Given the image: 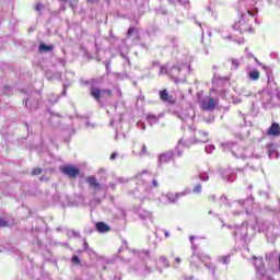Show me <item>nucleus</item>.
Returning a JSON list of instances; mask_svg holds the SVG:
<instances>
[{"label":"nucleus","instance_id":"obj_22","mask_svg":"<svg viewBox=\"0 0 280 280\" xmlns=\"http://www.w3.org/2000/svg\"><path fill=\"white\" fill-rule=\"evenodd\" d=\"M233 207L234 208H237L238 207V211L237 212H234L235 215H240V213H242V211H244V201H235L233 203Z\"/></svg>","mask_w":280,"mask_h":280},{"label":"nucleus","instance_id":"obj_36","mask_svg":"<svg viewBox=\"0 0 280 280\" xmlns=\"http://www.w3.org/2000/svg\"><path fill=\"white\" fill-rule=\"evenodd\" d=\"M137 126H138V128H141L142 130H145V124L138 122Z\"/></svg>","mask_w":280,"mask_h":280},{"label":"nucleus","instance_id":"obj_9","mask_svg":"<svg viewBox=\"0 0 280 280\" xmlns=\"http://www.w3.org/2000/svg\"><path fill=\"white\" fill-rule=\"evenodd\" d=\"M60 170L62 174H66V176H69V178H75V176L80 174V170H78V167L72 165L62 166Z\"/></svg>","mask_w":280,"mask_h":280},{"label":"nucleus","instance_id":"obj_48","mask_svg":"<svg viewBox=\"0 0 280 280\" xmlns=\"http://www.w3.org/2000/svg\"><path fill=\"white\" fill-rule=\"evenodd\" d=\"M65 78H67V75H71V72H65Z\"/></svg>","mask_w":280,"mask_h":280},{"label":"nucleus","instance_id":"obj_20","mask_svg":"<svg viewBox=\"0 0 280 280\" xmlns=\"http://www.w3.org/2000/svg\"><path fill=\"white\" fill-rule=\"evenodd\" d=\"M228 65H231L230 69L231 71H236V69H240V60L237 59H229Z\"/></svg>","mask_w":280,"mask_h":280},{"label":"nucleus","instance_id":"obj_40","mask_svg":"<svg viewBox=\"0 0 280 280\" xmlns=\"http://www.w3.org/2000/svg\"><path fill=\"white\" fill-rule=\"evenodd\" d=\"M152 185H153V187H159V180L153 179V180H152Z\"/></svg>","mask_w":280,"mask_h":280},{"label":"nucleus","instance_id":"obj_47","mask_svg":"<svg viewBox=\"0 0 280 280\" xmlns=\"http://www.w3.org/2000/svg\"><path fill=\"white\" fill-rule=\"evenodd\" d=\"M210 200H215V195H211Z\"/></svg>","mask_w":280,"mask_h":280},{"label":"nucleus","instance_id":"obj_59","mask_svg":"<svg viewBox=\"0 0 280 280\" xmlns=\"http://www.w3.org/2000/svg\"><path fill=\"white\" fill-rule=\"evenodd\" d=\"M246 235V232L243 234V236Z\"/></svg>","mask_w":280,"mask_h":280},{"label":"nucleus","instance_id":"obj_43","mask_svg":"<svg viewBox=\"0 0 280 280\" xmlns=\"http://www.w3.org/2000/svg\"><path fill=\"white\" fill-rule=\"evenodd\" d=\"M36 10L38 11V10H43V4H37L36 5Z\"/></svg>","mask_w":280,"mask_h":280},{"label":"nucleus","instance_id":"obj_1","mask_svg":"<svg viewBox=\"0 0 280 280\" xmlns=\"http://www.w3.org/2000/svg\"><path fill=\"white\" fill-rule=\"evenodd\" d=\"M211 258L207 255L200 256L198 254H192L190 257V268L198 269L199 266L205 264L206 268L212 271V275H215V267H212L210 262H208Z\"/></svg>","mask_w":280,"mask_h":280},{"label":"nucleus","instance_id":"obj_44","mask_svg":"<svg viewBox=\"0 0 280 280\" xmlns=\"http://www.w3.org/2000/svg\"><path fill=\"white\" fill-rule=\"evenodd\" d=\"M63 95H67V85H63Z\"/></svg>","mask_w":280,"mask_h":280},{"label":"nucleus","instance_id":"obj_15","mask_svg":"<svg viewBox=\"0 0 280 280\" xmlns=\"http://www.w3.org/2000/svg\"><path fill=\"white\" fill-rule=\"evenodd\" d=\"M38 51H39V54H49V52L54 51V45L40 44L38 46Z\"/></svg>","mask_w":280,"mask_h":280},{"label":"nucleus","instance_id":"obj_39","mask_svg":"<svg viewBox=\"0 0 280 280\" xmlns=\"http://www.w3.org/2000/svg\"><path fill=\"white\" fill-rule=\"evenodd\" d=\"M83 246H84V250H89V243L86 242V240H84Z\"/></svg>","mask_w":280,"mask_h":280},{"label":"nucleus","instance_id":"obj_38","mask_svg":"<svg viewBox=\"0 0 280 280\" xmlns=\"http://www.w3.org/2000/svg\"><path fill=\"white\" fill-rule=\"evenodd\" d=\"M228 180H229L230 183H233V180H235V175H230V176L228 177Z\"/></svg>","mask_w":280,"mask_h":280},{"label":"nucleus","instance_id":"obj_52","mask_svg":"<svg viewBox=\"0 0 280 280\" xmlns=\"http://www.w3.org/2000/svg\"><path fill=\"white\" fill-rule=\"evenodd\" d=\"M32 174H36V168H33Z\"/></svg>","mask_w":280,"mask_h":280},{"label":"nucleus","instance_id":"obj_41","mask_svg":"<svg viewBox=\"0 0 280 280\" xmlns=\"http://www.w3.org/2000/svg\"><path fill=\"white\" fill-rule=\"evenodd\" d=\"M115 159H117V153H113V154L110 155V161H115Z\"/></svg>","mask_w":280,"mask_h":280},{"label":"nucleus","instance_id":"obj_56","mask_svg":"<svg viewBox=\"0 0 280 280\" xmlns=\"http://www.w3.org/2000/svg\"><path fill=\"white\" fill-rule=\"evenodd\" d=\"M190 242H194V236H190Z\"/></svg>","mask_w":280,"mask_h":280},{"label":"nucleus","instance_id":"obj_49","mask_svg":"<svg viewBox=\"0 0 280 280\" xmlns=\"http://www.w3.org/2000/svg\"><path fill=\"white\" fill-rule=\"evenodd\" d=\"M241 231H246V226L243 225V226L241 228Z\"/></svg>","mask_w":280,"mask_h":280},{"label":"nucleus","instance_id":"obj_27","mask_svg":"<svg viewBox=\"0 0 280 280\" xmlns=\"http://www.w3.org/2000/svg\"><path fill=\"white\" fill-rule=\"evenodd\" d=\"M67 236H68V237H80V233H78V232H75V231H73V230H69V231L67 232Z\"/></svg>","mask_w":280,"mask_h":280},{"label":"nucleus","instance_id":"obj_32","mask_svg":"<svg viewBox=\"0 0 280 280\" xmlns=\"http://www.w3.org/2000/svg\"><path fill=\"white\" fill-rule=\"evenodd\" d=\"M213 150H215V147L213 144H209L206 147L207 154H211V152H213Z\"/></svg>","mask_w":280,"mask_h":280},{"label":"nucleus","instance_id":"obj_53","mask_svg":"<svg viewBox=\"0 0 280 280\" xmlns=\"http://www.w3.org/2000/svg\"><path fill=\"white\" fill-rule=\"evenodd\" d=\"M267 78H268V80H270V72L267 73Z\"/></svg>","mask_w":280,"mask_h":280},{"label":"nucleus","instance_id":"obj_57","mask_svg":"<svg viewBox=\"0 0 280 280\" xmlns=\"http://www.w3.org/2000/svg\"><path fill=\"white\" fill-rule=\"evenodd\" d=\"M90 3L93 2V0H88Z\"/></svg>","mask_w":280,"mask_h":280},{"label":"nucleus","instance_id":"obj_5","mask_svg":"<svg viewBox=\"0 0 280 280\" xmlns=\"http://www.w3.org/2000/svg\"><path fill=\"white\" fill-rule=\"evenodd\" d=\"M91 95L96 100V102H100L102 97H110L113 95V92L110 90H100V88H92Z\"/></svg>","mask_w":280,"mask_h":280},{"label":"nucleus","instance_id":"obj_3","mask_svg":"<svg viewBox=\"0 0 280 280\" xmlns=\"http://www.w3.org/2000/svg\"><path fill=\"white\" fill-rule=\"evenodd\" d=\"M189 194H191V190L189 189H186L182 192H167L166 195L162 196L161 202L165 205L166 203L165 200H167V202H170L171 205H174V202H176L178 198H182V196H189Z\"/></svg>","mask_w":280,"mask_h":280},{"label":"nucleus","instance_id":"obj_11","mask_svg":"<svg viewBox=\"0 0 280 280\" xmlns=\"http://www.w3.org/2000/svg\"><path fill=\"white\" fill-rule=\"evenodd\" d=\"M269 137H279L280 136V126L277 122H273L270 128L267 130Z\"/></svg>","mask_w":280,"mask_h":280},{"label":"nucleus","instance_id":"obj_25","mask_svg":"<svg viewBox=\"0 0 280 280\" xmlns=\"http://www.w3.org/2000/svg\"><path fill=\"white\" fill-rule=\"evenodd\" d=\"M249 80H259V71H252L248 73Z\"/></svg>","mask_w":280,"mask_h":280},{"label":"nucleus","instance_id":"obj_35","mask_svg":"<svg viewBox=\"0 0 280 280\" xmlns=\"http://www.w3.org/2000/svg\"><path fill=\"white\" fill-rule=\"evenodd\" d=\"M174 268H178V266H180V258L176 257L175 258V262L173 264Z\"/></svg>","mask_w":280,"mask_h":280},{"label":"nucleus","instance_id":"obj_7","mask_svg":"<svg viewBox=\"0 0 280 280\" xmlns=\"http://www.w3.org/2000/svg\"><path fill=\"white\" fill-rule=\"evenodd\" d=\"M215 104H218V101L211 96H206L201 103L200 106L202 110H213L215 108Z\"/></svg>","mask_w":280,"mask_h":280},{"label":"nucleus","instance_id":"obj_19","mask_svg":"<svg viewBox=\"0 0 280 280\" xmlns=\"http://www.w3.org/2000/svg\"><path fill=\"white\" fill-rule=\"evenodd\" d=\"M139 217L142 220H152V213L148 210L140 209L139 210Z\"/></svg>","mask_w":280,"mask_h":280},{"label":"nucleus","instance_id":"obj_34","mask_svg":"<svg viewBox=\"0 0 280 280\" xmlns=\"http://www.w3.org/2000/svg\"><path fill=\"white\" fill-rule=\"evenodd\" d=\"M80 257H78L77 255L72 256V264H74L75 266H80Z\"/></svg>","mask_w":280,"mask_h":280},{"label":"nucleus","instance_id":"obj_46","mask_svg":"<svg viewBox=\"0 0 280 280\" xmlns=\"http://www.w3.org/2000/svg\"><path fill=\"white\" fill-rule=\"evenodd\" d=\"M165 237H170V233L167 231H164Z\"/></svg>","mask_w":280,"mask_h":280},{"label":"nucleus","instance_id":"obj_16","mask_svg":"<svg viewBox=\"0 0 280 280\" xmlns=\"http://www.w3.org/2000/svg\"><path fill=\"white\" fill-rule=\"evenodd\" d=\"M160 97H161L162 102H167L168 104H173V102H174V98H172V96H170V94L167 93V90L161 91Z\"/></svg>","mask_w":280,"mask_h":280},{"label":"nucleus","instance_id":"obj_51","mask_svg":"<svg viewBox=\"0 0 280 280\" xmlns=\"http://www.w3.org/2000/svg\"><path fill=\"white\" fill-rule=\"evenodd\" d=\"M40 180L43 182V180H47V177H40Z\"/></svg>","mask_w":280,"mask_h":280},{"label":"nucleus","instance_id":"obj_29","mask_svg":"<svg viewBox=\"0 0 280 280\" xmlns=\"http://www.w3.org/2000/svg\"><path fill=\"white\" fill-rule=\"evenodd\" d=\"M200 191H202V185L198 184L194 187L192 192L200 194Z\"/></svg>","mask_w":280,"mask_h":280},{"label":"nucleus","instance_id":"obj_4","mask_svg":"<svg viewBox=\"0 0 280 280\" xmlns=\"http://www.w3.org/2000/svg\"><path fill=\"white\" fill-rule=\"evenodd\" d=\"M224 150H231L232 154L236 156V159H246V154L242 152V149L233 142H228L223 144Z\"/></svg>","mask_w":280,"mask_h":280},{"label":"nucleus","instance_id":"obj_54","mask_svg":"<svg viewBox=\"0 0 280 280\" xmlns=\"http://www.w3.org/2000/svg\"><path fill=\"white\" fill-rule=\"evenodd\" d=\"M28 102H30V100H26V101H25V106H27V103H28Z\"/></svg>","mask_w":280,"mask_h":280},{"label":"nucleus","instance_id":"obj_13","mask_svg":"<svg viewBox=\"0 0 280 280\" xmlns=\"http://www.w3.org/2000/svg\"><path fill=\"white\" fill-rule=\"evenodd\" d=\"M259 280H275L272 276L268 275V271H266V268H258V275Z\"/></svg>","mask_w":280,"mask_h":280},{"label":"nucleus","instance_id":"obj_33","mask_svg":"<svg viewBox=\"0 0 280 280\" xmlns=\"http://www.w3.org/2000/svg\"><path fill=\"white\" fill-rule=\"evenodd\" d=\"M199 178L200 180L207 182L209 180V175L207 173H200Z\"/></svg>","mask_w":280,"mask_h":280},{"label":"nucleus","instance_id":"obj_2","mask_svg":"<svg viewBox=\"0 0 280 280\" xmlns=\"http://www.w3.org/2000/svg\"><path fill=\"white\" fill-rule=\"evenodd\" d=\"M233 28L241 34H254L255 28L248 23V20L242 14L241 19L234 23Z\"/></svg>","mask_w":280,"mask_h":280},{"label":"nucleus","instance_id":"obj_17","mask_svg":"<svg viewBox=\"0 0 280 280\" xmlns=\"http://www.w3.org/2000/svg\"><path fill=\"white\" fill-rule=\"evenodd\" d=\"M133 152L139 156H144V154H148V147H145V144H141L139 150V145H136Z\"/></svg>","mask_w":280,"mask_h":280},{"label":"nucleus","instance_id":"obj_10","mask_svg":"<svg viewBox=\"0 0 280 280\" xmlns=\"http://www.w3.org/2000/svg\"><path fill=\"white\" fill-rule=\"evenodd\" d=\"M174 159V151H168L165 153H162L159 156V165H163L164 163H170Z\"/></svg>","mask_w":280,"mask_h":280},{"label":"nucleus","instance_id":"obj_8","mask_svg":"<svg viewBox=\"0 0 280 280\" xmlns=\"http://www.w3.org/2000/svg\"><path fill=\"white\" fill-rule=\"evenodd\" d=\"M136 185H138V191H150V184L145 182V177H143V175L136 177Z\"/></svg>","mask_w":280,"mask_h":280},{"label":"nucleus","instance_id":"obj_30","mask_svg":"<svg viewBox=\"0 0 280 280\" xmlns=\"http://www.w3.org/2000/svg\"><path fill=\"white\" fill-rule=\"evenodd\" d=\"M268 154H269V159H277V156H279V153H277V151L275 150H270Z\"/></svg>","mask_w":280,"mask_h":280},{"label":"nucleus","instance_id":"obj_55","mask_svg":"<svg viewBox=\"0 0 280 280\" xmlns=\"http://www.w3.org/2000/svg\"><path fill=\"white\" fill-rule=\"evenodd\" d=\"M173 80H174V82H178V79H177V78H174Z\"/></svg>","mask_w":280,"mask_h":280},{"label":"nucleus","instance_id":"obj_37","mask_svg":"<svg viewBox=\"0 0 280 280\" xmlns=\"http://www.w3.org/2000/svg\"><path fill=\"white\" fill-rule=\"evenodd\" d=\"M51 75H54V72H52V71H48V72L46 73V78H47L48 80H51Z\"/></svg>","mask_w":280,"mask_h":280},{"label":"nucleus","instance_id":"obj_18","mask_svg":"<svg viewBox=\"0 0 280 280\" xmlns=\"http://www.w3.org/2000/svg\"><path fill=\"white\" fill-rule=\"evenodd\" d=\"M96 231H98V233H108L110 228L104 222H98L96 223Z\"/></svg>","mask_w":280,"mask_h":280},{"label":"nucleus","instance_id":"obj_14","mask_svg":"<svg viewBox=\"0 0 280 280\" xmlns=\"http://www.w3.org/2000/svg\"><path fill=\"white\" fill-rule=\"evenodd\" d=\"M253 259H254V266L256 268V275H258L259 268H266V266L264 265V258L253 256Z\"/></svg>","mask_w":280,"mask_h":280},{"label":"nucleus","instance_id":"obj_21","mask_svg":"<svg viewBox=\"0 0 280 280\" xmlns=\"http://www.w3.org/2000/svg\"><path fill=\"white\" fill-rule=\"evenodd\" d=\"M5 226H14V219H11V221L0 219V228L3 229Z\"/></svg>","mask_w":280,"mask_h":280},{"label":"nucleus","instance_id":"obj_23","mask_svg":"<svg viewBox=\"0 0 280 280\" xmlns=\"http://www.w3.org/2000/svg\"><path fill=\"white\" fill-rule=\"evenodd\" d=\"M159 264H160V266H163V268L170 267V261L167 260V258H165V256L160 257Z\"/></svg>","mask_w":280,"mask_h":280},{"label":"nucleus","instance_id":"obj_28","mask_svg":"<svg viewBox=\"0 0 280 280\" xmlns=\"http://www.w3.org/2000/svg\"><path fill=\"white\" fill-rule=\"evenodd\" d=\"M183 145H185V142L183 140H179L177 144L178 156H183V153H180V150H183Z\"/></svg>","mask_w":280,"mask_h":280},{"label":"nucleus","instance_id":"obj_24","mask_svg":"<svg viewBox=\"0 0 280 280\" xmlns=\"http://www.w3.org/2000/svg\"><path fill=\"white\" fill-rule=\"evenodd\" d=\"M147 119H148L150 126H154V124H159V118L154 115H149L147 117Z\"/></svg>","mask_w":280,"mask_h":280},{"label":"nucleus","instance_id":"obj_50","mask_svg":"<svg viewBox=\"0 0 280 280\" xmlns=\"http://www.w3.org/2000/svg\"><path fill=\"white\" fill-rule=\"evenodd\" d=\"M247 14H248L249 16H253V13H252L250 11H247Z\"/></svg>","mask_w":280,"mask_h":280},{"label":"nucleus","instance_id":"obj_31","mask_svg":"<svg viewBox=\"0 0 280 280\" xmlns=\"http://www.w3.org/2000/svg\"><path fill=\"white\" fill-rule=\"evenodd\" d=\"M136 32H137V28L130 26L128 32H127L128 38H130L132 36V34H135Z\"/></svg>","mask_w":280,"mask_h":280},{"label":"nucleus","instance_id":"obj_45","mask_svg":"<svg viewBox=\"0 0 280 280\" xmlns=\"http://www.w3.org/2000/svg\"><path fill=\"white\" fill-rule=\"evenodd\" d=\"M42 173H43V171L40 168L36 170V174H42Z\"/></svg>","mask_w":280,"mask_h":280},{"label":"nucleus","instance_id":"obj_12","mask_svg":"<svg viewBox=\"0 0 280 280\" xmlns=\"http://www.w3.org/2000/svg\"><path fill=\"white\" fill-rule=\"evenodd\" d=\"M86 183H89L90 187H93L95 191H100L102 189V185L97 183L95 176H90L86 178Z\"/></svg>","mask_w":280,"mask_h":280},{"label":"nucleus","instance_id":"obj_26","mask_svg":"<svg viewBox=\"0 0 280 280\" xmlns=\"http://www.w3.org/2000/svg\"><path fill=\"white\" fill-rule=\"evenodd\" d=\"M219 261H221V264H224V265H226V264H230V261H231V256H221V257H219Z\"/></svg>","mask_w":280,"mask_h":280},{"label":"nucleus","instance_id":"obj_58","mask_svg":"<svg viewBox=\"0 0 280 280\" xmlns=\"http://www.w3.org/2000/svg\"><path fill=\"white\" fill-rule=\"evenodd\" d=\"M110 125L113 126V120H112Z\"/></svg>","mask_w":280,"mask_h":280},{"label":"nucleus","instance_id":"obj_6","mask_svg":"<svg viewBox=\"0 0 280 280\" xmlns=\"http://www.w3.org/2000/svg\"><path fill=\"white\" fill-rule=\"evenodd\" d=\"M207 141H209V132L199 130L195 132V141L188 142L187 145L194 143H207Z\"/></svg>","mask_w":280,"mask_h":280},{"label":"nucleus","instance_id":"obj_42","mask_svg":"<svg viewBox=\"0 0 280 280\" xmlns=\"http://www.w3.org/2000/svg\"><path fill=\"white\" fill-rule=\"evenodd\" d=\"M150 272H152V270H151L150 268H147V269L144 270V275H150Z\"/></svg>","mask_w":280,"mask_h":280}]
</instances>
